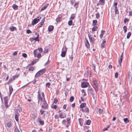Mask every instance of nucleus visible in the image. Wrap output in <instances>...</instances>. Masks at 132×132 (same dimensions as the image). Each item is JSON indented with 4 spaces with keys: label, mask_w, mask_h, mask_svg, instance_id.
I'll return each mask as SVG.
<instances>
[{
    "label": "nucleus",
    "mask_w": 132,
    "mask_h": 132,
    "mask_svg": "<svg viewBox=\"0 0 132 132\" xmlns=\"http://www.w3.org/2000/svg\"><path fill=\"white\" fill-rule=\"evenodd\" d=\"M48 105L47 104L45 98H43V105L41 106L42 108L44 110L48 109Z\"/></svg>",
    "instance_id": "obj_1"
},
{
    "label": "nucleus",
    "mask_w": 132,
    "mask_h": 132,
    "mask_svg": "<svg viewBox=\"0 0 132 132\" xmlns=\"http://www.w3.org/2000/svg\"><path fill=\"white\" fill-rule=\"evenodd\" d=\"M41 18L40 17H37L36 18L34 19L32 21L31 24L32 25H34L36 24L39 21L40 19Z\"/></svg>",
    "instance_id": "obj_2"
},
{
    "label": "nucleus",
    "mask_w": 132,
    "mask_h": 132,
    "mask_svg": "<svg viewBox=\"0 0 132 132\" xmlns=\"http://www.w3.org/2000/svg\"><path fill=\"white\" fill-rule=\"evenodd\" d=\"M93 87L96 91L98 90V84L96 81H94L93 82Z\"/></svg>",
    "instance_id": "obj_3"
},
{
    "label": "nucleus",
    "mask_w": 132,
    "mask_h": 132,
    "mask_svg": "<svg viewBox=\"0 0 132 132\" xmlns=\"http://www.w3.org/2000/svg\"><path fill=\"white\" fill-rule=\"evenodd\" d=\"M62 50H64V51H62L61 52V56L62 57H64L66 55V53L67 51V48L66 47H64L62 49Z\"/></svg>",
    "instance_id": "obj_4"
},
{
    "label": "nucleus",
    "mask_w": 132,
    "mask_h": 132,
    "mask_svg": "<svg viewBox=\"0 0 132 132\" xmlns=\"http://www.w3.org/2000/svg\"><path fill=\"white\" fill-rule=\"evenodd\" d=\"M88 92V93H90L93 96L94 98V90L92 88H88L87 89Z\"/></svg>",
    "instance_id": "obj_5"
},
{
    "label": "nucleus",
    "mask_w": 132,
    "mask_h": 132,
    "mask_svg": "<svg viewBox=\"0 0 132 132\" xmlns=\"http://www.w3.org/2000/svg\"><path fill=\"white\" fill-rule=\"evenodd\" d=\"M89 83L86 81H83L81 84V87L83 88H85L88 87L89 85Z\"/></svg>",
    "instance_id": "obj_6"
},
{
    "label": "nucleus",
    "mask_w": 132,
    "mask_h": 132,
    "mask_svg": "<svg viewBox=\"0 0 132 132\" xmlns=\"http://www.w3.org/2000/svg\"><path fill=\"white\" fill-rule=\"evenodd\" d=\"M37 121L39 122V124L41 125H44V121L41 120V118L39 117H38L37 118Z\"/></svg>",
    "instance_id": "obj_7"
},
{
    "label": "nucleus",
    "mask_w": 132,
    "mask_h": 132,
    "mask_svg": "<svg viewBox=\"0 0 132 132\" xmlns=\"http://www.w3.org/2000/svg\"><path fill=\"white\" fill-rule=\"evenodd\" d=\"M19 116V114L17 111L15 112V119L17 121H19L18 116Z\"/></svg>",
    "instance_id": "obj_8"
},
{
    "label": "nucleus",
    "mask_w": 132,
    "mask_h": 132,
    "mask_svg": "<svg viewBox=\"0 0 132 132\" xmlns=\"http://www.w3.org/2000/svg\"><path fill=\"white\" fill-rule=\"evenodd\" d=\"M46 69L44 68L39 71V72L40 74L42 75L45 73L46 71Z\"/></svg>",
    "instance_id": "obj_9"
},
{
    "label": "nucleus",
    "mask_w": 132,
    "mask_h": 132,
    "mask_svg": "<svg viewBox=\"0 0 132 132\" xmlns=\"http://www.w3.org/2000/svg\"><path fill=\"white\" fill-rule=\"evenodd\" d=\"M49 5L48 3L46 4L44 6H43L41 9V11H43L45 10L47 7Z\"/></svg>",
    "instance_id": "obj_10"
},
{
    "label": "nucleus",
    "mask_w": 132,
    "mask_h": 132,
    "mask_svg": "<svg viewBox=\"0 0 132 132\" xmlns=\"http://www.w3.org/2000/svg\"><path fill=\"white\" fill-rule=\"evenodd\" d=\"M54 28V27L53 26H50L48 27V30L49 31L51 32L52 31Z\"/></svg>",
    "instance_id": "obj_11"
},
{
    "label": "nucleus",
    "mask_w": 132,
    "mask_h": 132,
    "mask_svg": "<svg viewBox=\"0 0 132 132\" xmlns=\"http://www.w3.org/2000/svg\"><path fill=\"white\" fill-rule=\"evenodd\" d=\"M89 39L91 43L93 44L95 42V39L94 38L89 37Z\"/></svg>",
    "instance_id": "obj_12"
},
{
    "label": "nucleus",
    "mask_w": 132,
    "mask_h": 132,
    "mask_svg": "<svg viewBox=\"0 0 132 132\" xmlns=\"http://www.w3.org/2000/svg\"><path fill=\"white\" fill-rule=\"evenodd\" d=\"M8 97L7 96H5L4 97V103H5V105H7V103L8 102Z\"/></svg>",
    "instance_id": "obj_13"
},
{
    "label": "nucleus",
    "mask_w": 132,
    "mask_h": 132,
    "mask_svg": "<svg viewBox=\"0 0 132 132\" xmlns=\"http://www.w3.org/2000/svg\"><path fill=\"white\" fill-rule=\"evenodd\" d=\"M64 114V113L61 112L60 113L59 117L61 118H64L65 117H66L65 116H64L63 114Z\"/></svg>",
    "instance_id": "obj_14"
},
{
    "label": "nucleus",
    "mask_w": 132,
    "mask_h": 132,
    "mask_svg": "<svg viewBox=\"0 0 132 132\" xmlns=\"http://www.w3.org/2000/svg\"><path fill=\"white\" fill-rule=\"evenodd\" d=\"M105 0H99V3H100V5H103L105 4Z\"/></svg>",
    "instance_id": "obj_15"
},
{
    "label": "nucleus",
    "mask_w": 132,
    "mask_h": 132,
    "mask_svg": "<svg viewBox=\"0 0 132 132\" xmlns=\"http://www.w3.org/2000/svg\"><path fill=\"white\" fill-rule=\"evenodd\" d=\"M79 4V2H76L75 3L74 6L75 8L76 9L78 7V5Z\"/></svg>",
    "instance_id": "obj_16"
},
{
    "label": "nucleus",
    "mask_w": 132,
    "mask_h": 132,
    "mask_svg": "<svg viewBox=\"0 0 132 132\" xmlns=\"http://www.w3.org/2000/svg\"><path fill=\"white\" fill-rule=\"evenodd\" d=\"M105 31L103 30H102L101 32V34L100 35V37L101 38L103 37V35L105 33Z\"/></svg>",
    "instance_id": "obj_17"
},
{
    "label": "nucleus",
    "mask_w": 132,
    "mask_h": 132,
    "mask_svg": "<svg viewBox=\"0 0 132 132\" xmlns=\"http://www.w3.org/2000/svg\"><path fill=\"white\" fill-rule=\"evenodd\" d=\"M9 29L11 31H13L15 30H16V27L13 26L10 27Z\"/></svg>",
    "instance_id": "obj_18"
},
{
    "label": "nucleus",
    "mask_w": 132,
    "mask_h": 132,
    "mask_svg": "<svg viewBox=\"0 0 132 132\" xmlns=\"http://www.w3.org/2000/svg\"><path fill=\"white\" fill-rule=\"evenodd\" d=\"M78 120L80 125L81 126H82L83 124L82 123V121H83V119L81 118H80Z\"/></svg>",
    "instance_id": "obj_19"
},
{
    "label": "nucleus",
    "mask_w": 132,
    "mask_h": 132,
    "mask_svg": "<svg viewBox=\"0 0 132 132\" xmlns=\"http://www.w3.org/2000/svg\"><path fill=\"white\" fill-rule=\"evenodd\" d=\"M93 27L92 29V30L93 31H95L97 30V29L98 27L97 26H93Z\"/></svg>",
    "instance_id": "obj_20"
},
{
    "label": "nucleus",
    "mask_w": 132,
    "mask_h": 132,
    "mask_svg": "<svg viewBox=\"0 0 132 132\" xmlns=\"http://www.w3.org/2000/svg\"><path fill=\"white\" fill-rule=\"evenodd\" d=\"M12 7L14 10H16L18 9V6L15 4H14L12 6Z\"/></svg>",
    "instance_id": "obj_21"
},
{
    "label": "nucleus",
    "mask_w": 132,
    "mask_h": 132,
    "mask_svg": "<svg viewBox=\"0 0 132 132\" xmlns=\"http://www.w3.org/2000/svg\"><path fill=\"white\" fill-rule=\"evenodd\" d=\"M115 12L116 14H119V12L117 6L115 7Z\"/></svg>",
    "instance_id": "obj_22"
},
{
    "label": "nucleus",
    "mask_w": 132,
    "mask_h": 132,
    "mask_svg": "<svg viewBox=\"0 0 132 132\" xmlns=\"http://www.w3.org/2000/svg\"><path fill=\"white\" fill-rule=\"evenodd\" d=\"M86 105V104L85 103H82L80 104V107L82 108L85 107Z\"/></svg>",
    "instance_id": "obj_23"
},
{
    "label": "nucleus",
    "mask_w": 132,
    "mask_h": 132,
    "mask_svg": "<svg viewBox=\"0 0 132 132\" xmlns=\"http://www.w3.org/2000/svg\"><path fill=\"white\" fill-rule=\"evenodd\" d=\"M41 75L40 74L39 72V71L36 74L35 77H38L40 76Z\"/></svg>",
    "instance_id": "obj_24"
},
{
    "label": "nucleus",
    "mask_w": 132,
    "mask_h": 132,
    "mask_svg": "<svg viewBox=\"0 0 132 132\" xmlns=\"http://www.w3.org/2000/svg\"><path fill=\"white\" fill-rule=\"evenodd\" d=\"M97 22V20H94L92 22V26H95Z\"/></svg>",
    "instance_id": "obj_25"
},
{
    "label": "nucleus",
    "mask_w": 132,
    "mask_h": 132,
    "mask_svg": "<svg viewBox=\"0 0 132 132\" xmlns=\"http://www.w3.org/2000/svg\"><path fill=\"white\" fill-rule=\"evenodd\" d=\"M123 30L124 33H125L127 32V28L126 26H123Z\"/></svg>",
    "instance_id": "obj_26"
},
{
    "label": "nucleus",
    "mask_w": 132,
    "mask_h": 132,
    "mask_svg": "<svg viewBox=\"0 0 132 132\" xmlns=\"http://www.w3.org/2000/svg\"><path fill=\"white\" fill-rule=\"evenodd\" d=\"M69 58L70 61L72 62L73 59L72 54H71L70 55H69Z\"/></svg>",
    "instance_id": "obj_27"
},
{
    "label": "nucleus",
    "mask_w": 132,
    "mask_h": 132,
    "mask_svg": "<svg viewBox=\"0 0 132 132\" xmlns=\"http://www.w3.org/2000/svg\"><path fill=\"white\" fill-rule=\"evenodd\" d=\"M131 34V32H129L127 34V39H129L130 36Z\"/></svg>",
    "instance_id": "obj_28"
},
{
    "label": "nucleus",
    "mask_w": 132,
    "mask_h": 132,
    "mask_svg": "<svg viewBox=\"0 0 132 132\" xmlns=\"http://www.w3.org/2000/svg\"><path fill=\"white\" fill-rule=\"evenodd\" d=\"M85 122L86 124V125H89L90 124V123L91 121L90 120H88L86 121Z\"/></svg>",
    "instance_id": "obj_29"
},
{
    "label": "nucleus",
    "mask_w": 132,
    "mask_h": 132,
    "mask_svg": "<svg viewBox=\"0 0 132 132\" xmlns=\"http://www.w3.org/2000/svg\"><path fill=\"white\" fill-rule=\"evenodd\" d=\"M9 89L10 92H12L13 91V89L12 87V85H10L9 86Z\"/></svg>",
    "instance_id": "obj_30"
},
{
    "label": "nucleus",
    "mask_w": 132,
    "mask_h": 132,
    "mask_svg": "<svg viewBox=\"0 0 132 132\" xmlns=\"http://www.w3.org/2000/svg\"><path fill=\"white\" fill-rule=\"evenodd\" d=\"M85 112L86 113H89V110L88 108H86L85 109Z\"/></svg>",
    "instance_id": "obj_31"
},
{
    "label": "nucleus",
    "mask_w": 132,
    "mask_h": 132,
    "mask_svg": "<svg viewBox=\"0 0 132 132\" xmlns=\"http://www.w3.org/2000/svg\"><path fill=\"white\" fill-rule=\"evenodd\" d=\"M37 49H36L34 51V54L35 57H36L37 56V53L36 52L37 51Z\"/></svg>",
    "instance_id": "obj_32"
},
{
    "label": "nucleus",
    "mask_w": 132,
    "mask_h": 132,
    "mask_svg": "<svg viewBox=\"0 0 132 132\" xmlns=\"http://www.w3.org/2000/svg\"><path fill=\"white\" fill-rule=\"evenodd\" d=\"M87 43H85V45L87 48H89L90 47L89 44V43L88 44Z\"/></svg>",
    "instance_id": "obj_33"
},
{
    "label": "nucleus",
    "mask_w": 132,
    "mask_h": 132,
    "mask_svg": "<svg viewBox=\"0 0 132 132\" xmlns=\"http://www.w3.org/2000/svg\"><path fill=\"white\" fill-rule=\"evenodd\" d=\"M73 22L71 20H70L68 22V24L70 26L72 24Z\"/></svg>",
    "instance_id": "obj_34"
},
{
    "label": "nucleus",
    "mask_w": 132,
    "mask_h": 132,
    "mask_svg": "<svg viewBox=\"0 0 132 132\" xmlns=\"http://www.w3.org/2000/svg\"><path fill=\"white\" fill-rule=\"evenodd\" d=\"M61 18L59 17H58L56 18V20L57 22H59L61 21Z\"/></svg>",
    "instance_id": "obj_35"
},
{
    "label": "nucleus",
    "mask_w": 132,
    "mask_h": 132,
    "mask_svg": "<svg viewBox=\"0 0 132 132\" xmlns=\"http://www.w3.org/2000/svg\"><path fill=\"white\" fill-rule=\"evenodd\" d=\"M123 120L126 123H127L129 122V120L127 118H124L123 119Z\"/></svg>",
    "instance_id": "obj_36"
},
{
    "label": "nucleus",
    "mask_w": 132,
    "mask_h": 132,
    "mask_svg": "<svg viewBox=\"0 0 132 132\" xmlns=\"http://www.w3.org/2000/svg\"><path fill=\"white\" fill-rule=\"evenodd\" d=\"M35 68V67H31V68H30L29 69V71H33L34 70Z\"/></svg>",
    "instance_id": "obj_37"
},
{
    "label": "nucleus",
    "mask_w": 132,
    "mask_h": 132,
    "mask_svg": "<svg viewBox=\"0 0 132 132\" xmlns=\"http://www.w3.org/2000/svg\"><path fill=\"white\" fill-rule=\"evenodd\" d=\"M122 90L124 92V93H122V94H123V95L125 96H126L127 94V92H126L125 91V90L123 88Z\"/></svg>",
    "instance_id": "obj_38"
},
{
    "label": "nucleus",
    "mask_w": 132,
    "mask_h": 132,
    "mask_svg": "<svg viewBox=\"0 0 132 132\" xmlns=\"http://www.w3.org/2000/svg\"><path fill=\"white\" fill-rule=\"evenodd\" d=\"M74 100V97L73 96H71L70 97L69 99V101L71 102H72Z\"/></svg>",
    "instance_id": "obj_39"
},
{
    "label": "nucleus",
    "mask_w": 132,
    "mask_h": 132,
    "mask_svg": "<svg viewBox=\"0 0 132 132\" xmlns=\"http://www.w3.org/2000/svg\"><path fill=\"white\" fill-rule=\"evenodd\" d=\"M75 18V16H74V14H72L71 15L70 19L71 20H73Z\"/></svg>",
    "instance_id": "obj_40"
},
{
    "label": "nucleus",
    "mask_w": 132,
    "mask_h": 132,
    "mask_svg": "<svg viewBox=\"0 0 132 132\" xmlns=\"http://www.w3.org/2000/svg\"><path fill=\"white\" fill-rule=\"evenodd\" d=\"M13 79L12 78L11 79H10L7 82V84H9L10 83H11L13 81Z\"/></svg>",
    "instance_id": "obj_41"
},
{
    "label": "nucleus",
    "mask_w": 132,
    "mask_h": 132,
    "mask_svg": "<svg viewBox=\"0 0 132 132\" xmlns=\"http://www.w3.org/2000/svg\"><path fill=\"white\" fill-rule=\"evenodd\" d=\"M18 110L20 112H21L22 111V110L21 108H20L19 105H18Z\"/></svg>",
    "instance_id": "obj_42"
},
{
    "label": "nucleus",
    "mask_w": 132,
    "mask_h": 132,
    "mask_svg": "<svg viewBox=\"0 0 132 132\" xmlns=\"http://www.w3.org/2000/svg\"><path fill=\"white\" fill-rule=\"evenodd\" d=\"M32 39L33 40H35V41H39V39L38 38L36 37L35 38H32Z\"/></svg>",
    "instance_id": "obj_43"
},
{
    "label": "nucleus",
    "mask_w": 132,
    "mask_h": 132,
    "mask_svg": "<svg viewBox=\"0 0 132 132\" xmlns=\"http://www.w3.org/2000/svg\"><path fill=\"white\" fill-rule=\"evenodd\" d=\"M7 126L9 127H11L12 126L11 123L10 122H9L7 124Z\"/></svg>",
    "instance_id": "obj_44"
},
{
    "label": "nucleus",
    "mask_w": 132,
    "mask_h": 132,
    "mask_svg": "<svg viewBox=\"0 0 132 132\" xmlns=\"http://www.w3.org/2000/svg\"><path fill=\"white\" fill-rule=\"evenodd\" d=\"M32 65L31 64H29L28 66L26 67V69H29V68H31V67H32L31 66V65Z\"/></svg>",
    "instance_id": "obj_45"
},
{
    "label": "nucleus",
    "mask_w": 132,
    "mask_h": 132,
    "mask_svg": "<svg viewBox=\"0 0 132 132\" xmlns=\"http://www.w3.org/2000/svg\"><path fill=\"white\" fill-rule=\"evenodd\" d=\"M18 51H16L14 52L13 54L12 55H16L18 54Z\"/></svg>",
    "instance_id": "obj_46"
},
{
    "label": "nucleus",
    "mask_w": 132,
    "mask_h": 132,
    "mask_svg": "<svg viewBox=\"0 0 132 132\" xmlns=\"http://www.w3.org/2000/svg\"><path fill=\"white\" fill-rule=\"evenodd\" d=\"M22 56L24 58H26L27 57V55L25 53H23L22 54Z\"/></svg>",
    "instance_id": "obj_47"
},
{
    "label": "nucleus",
    "mask_w": 132,
    "mask_h": 132,
    "mask_svg": "<svg viewBox=\"0 0 132 132\" xmlns=\"http://www.w3.org/2000/svg\"><path fill=\"white\" fill-rule=\"evenodd\" d=\"M26 33L28 34H29L32 33V32L29 29H27L26 30Z\"/></svg>",
    "instance_id": "obj_48"
},
{
    "label": "nucleus",
    "mask_w": 132,
    "mask_h": 132,
    "mask_svg": "<svg viewBox=\"0 0 132 132\" xmlns=\"http://www.w3.org/2000/svg\"><path fill=\"white\" fill-rule=\"evenodd\" d=\"M75 1V0H70L71 4L72 5H73Z\"/></svg>",
    "instance_id": "obj_49"
},
{
    "label": "nucleus",
    "mask_w": 132,
    "mask_h": 132,
    "mask_svg": "<svg viewBox=\"0 0 132 132\" xmlns=\"http://www.w3.org/2000/svg\"><path fill=\"white\" fill-rule=\"evenodd\" d=\"M70 119L69 118H68L67 119V120L68 122V124H70Z\"/></svg>",
    "instance_id": "obj_50"
},
{
    "label": "nucleus",
    "mask_w": 132,
    "mask_h": 132,
    "mask_svg": "<svg viewBox=\"0 0 132 132\" xmlns=\"http://www.w3.org/2000/svg\"><path fill=\"white\" fill-rule=\"evenodd\" d=\"M129 21L128 19L125 18L124 19V22L125 23L126 22H128Z\"/></svg>",
    "instance_id": "obj_51"
},
{
    "label": "nucleus",
    "mask_w": 132,
    "mask_h": 132,
    "mask_svg": "<svg viewBox=\"0 0 132 132\" xmlns=\"http://www.w3.org/2000/svg\"><path fill=\"white\" fill-rule=\"evenodd\" d=\"M50 85H51V84L50 83L48 82L46 83V86L48 87L49 88L50 86Z\"/></svg>",
    "instance_id": "obj_52"
},
{
    "label": "nucleus",
    "mask_w": 132,
    "mask_h": 132,
    "mask_svg": "<svg viewBox=\"0 0 132 132\" xmlns=\"http://www.w3.org/2000/svg\"><path fill=\"white\" fill-rule=\"evenodd\" d=\"M122 59H120V60H119V63L120 66L121 65V63L122 62Z\"/></svg>",
    "instance_id": "obj_53"
},
{
    "label": "nucleus",
    "mask_w": 132,
    "mask_h": 132,
    "mask_svg": "<svg viewBox=\"0 0 132 132\" xmlns=\"http://www.w3.org/2000/svg\"><path fill=\"white\" fill-rule=\"evenodd\" d=\"M96 18L97 19H98L100 17V15L98 13H97L96 14Z\"/></svg>",
    "instance_id": "obj_54"
},
{
    "label": "nucleus",
    "mask_w": 132,
    "mask_h": 132,
    "mask_svg": "<svg viewBox=\"0 0 132 132\" xmlns=\"http://www.w3.org/2000/svg\"><path fill=\"white\" fill-rule=\"evenodd\" d=\"M103 110L101 109H99V112L100 114H101L103 112Z\"/></svg>",
    "instance_id": "obj_55"
},
{
    "label": "nucleus",
    "mask_w": 132,
    "mask_h": 132,
    "mask_svg": "<svg viewBox=\"0 0 132 132\" xmlns=\"http://www.w3.org/2000/svg\"><path fill=\"white\" fill-rule=\"evenodd\" d=\"M92 68L93 70H94L95 71V65H92Z\"/></svg>",
    "instance_id": "obj_56"
},
{
    "label": "nucleus",
    "mask_w": 132,
    "mask_h": 132,
    "mask_svg": "<svg viewBox=\"0 0 132 132\" xmlns=\"http://www.w3.org/2000/svg\"><path fill=\"white\" fill-rule=\"evenodd\" d=\"M118 73L117 72H116L115 74V77L116 78H117L118 77Z\"/></svg>",
    "instance_id": "obj_57"
},
{
    "label": "nucleus",
    "mask_w": 132,
    "mask_h": 132,
    "mask_svg": "<svg viewBox=\"0 0 132 132\" xmlns=\"http://www.w3.org/2000/svg\"><path fill=\"white\" fill-rule=\"evenodd\" d=\"M44 112L45 111H43L42 109H41L40 111V112L41 113V115L43 114H44Z\"/></svg>",
    "instance_id": "obj_58"
},
{
    "label": "nucleus",
    "mask_w": 132,
    "mask_h": 132,
    "mask_svg": "<svg viewBox=\"0 0 132 132\" xmlns=\"http://www.w3.org/2000/svg\"><path fill=\"white\" fill-rule=\"evenodd\" d=\"M39 51H40L42 52L43 51V49L42 48H39L37 49Z\"/></svg>",
    "instance_id": "obj_59"
},
{
    "label": "nucleus",
    "mask_w": 132,
    "mask_h": 132,
    "mask_svg": "<svg viewBox=\"0 0 132 132\" xmlns=\"http://www.w3.org/2000/svg\"><path fill=\"white\" fill-rule=\"evenodd\" d=\"M58 102V100L56 98H55L54 101V103H56Z\"/></svg>",
    "instance_id": "obj_60"
},
{
    "label": "nucleus",
    "mask_w": 132,
    "mask_h": 132,
    "mask_svg": "<svg viewBox=\"0 0 132 132\" xmlns=\"http://www.w3.org/2000/svg\"><path fill=\"white\" fill-rule=\"evenodd\" d=\"M117 2H114V4L113 5V6H114L116 7V6H117Z\"/></svg>",
    "instance_id": "obj_61"
},
{
    "label": "nucleus",
    "mask_w": 132,
    "mask_h": 132,
    "mask_svg": "<svg viewBox=\"0 0 132 132\" xmlns=\"http://www.w3.org/2000/svg\"><path fill=\"white\" fill-rule=\"evenodd\" d=\"M41 55L40 53H39L38 54L37 56V57L38 58H40L41 57Z\"/></svg>",
    "instance_id": "obj_62"
},
{
    "label": "nucleus",
    "mask_w": 132,
    "mask_h": 132,
    "mask_svg": "<svg viewBox=\"0 0 132 132\" xmlns=\"http://www.w3.org/2000/svg\"><path fill=\"white\" fill-rule=\"evenodd\" d=\"M18 77V76L16 75L14 76L12 78L13 80H14L15 78H17Z\"/></svg>",
    "instance_id": "obj_63"
},
{
    "label": "nucleus",
    "mask_w": 132,
    "mask_h": 132,
    "mask_svg": "<svg viewBox=\"0 0 132 132\" xmlns=\"http://www.w3.org/2000/svg\"><path fill=\"white\" fill-rule=\"evenodd\" d=\"M15 132H20L18 128H15L14 130Z\"/></svg>",
    "instance_id": "obj_64"
}]
</instances>
